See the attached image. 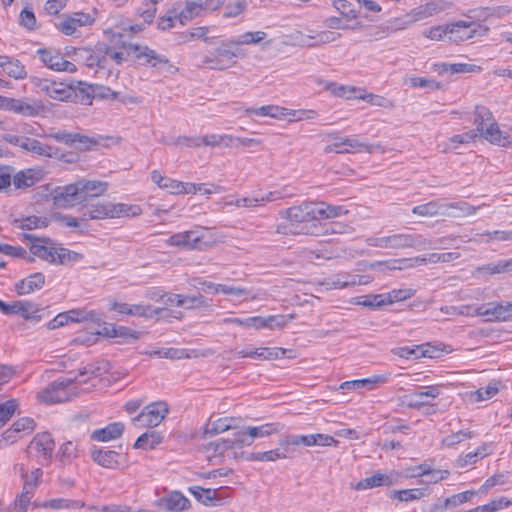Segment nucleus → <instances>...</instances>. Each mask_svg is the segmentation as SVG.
Masks as SVG:
<instances>
[{
  "label": "nucleus",
  "instance_id": "f257e3e1",
  "mask_svg": "<svg viewBox=\"0 0 512 512\" xmlns=\"http://www.w3.org/2000/svg\"><path fill=\"white\" fill-rule=\"evenodd\" d=\"M316 212V202H303L298 206L283 210L280 212V216L286 218L290 224L288 227L279 225L276 232L319 236L320 226L316 224L318 220Z\"/></svg>",
  "mask_w": 512,
  "mask_h": 512
},
{
  "label": "nucleus",
  "instance_id": "f03ea898",
  "mask_svg": "<svg viewBox=\"0 0 512 512\" xmlns=\"http://www.w3.org/2000/svg\"><path fill=\"white\" fill-rule=\"evenodd\" d=\"M474 114V125L478 136L494 145L502 147L512 145L509 133L500 129L492 112L487 107L477 105Z\"/></svg>",
  "mask_w": 512,
  "mask_h": 512
},
{
  "label": "nucleus",
  "instance_id": "7ed1b4c3",
  "mask_svg": "<svg viewBox=\"0 0 512 512\" xmlns=\"http://www.w3.org/2000/svg\"><path fill=\"white\" fill-rule=\"evenodd\" d=\"M165 243L184 250H206L216 244L208 229L188 230L171 235Z\"/></svg>",
  "mask_w": 512,
  "mask_h": 512
},
{
  "label": "nucleus",
  "instance_id": "20e7f679",
  "mask_svg": "<svg viewBox=\"0 0 512 512\" xmlns=\"http://www.w3.org/2000/svg\"><path fill=\"white\" fill-rule=\"evenodd\" d=\"M75 380L76 378L58 379L42 390L38 394V398L47 404L69 401L78 395L74 386Z\"/></svg>",
  "mask_w": 512,
  "mask_h": 512
},
{
  "label": "nucleus",
  "instance_id": "39448f33",
  "mask_svg": "<svg viewBox=\"0 0 512 512\" xmlns=\"http://www.w3.org/2000/svg\"><path fill=\"white\" fill-rule=\"evenodd\" d=\"M425 475H429L436 480H444L449 477L450 473L448 470H435L427 463H423L418 466L408 467L401 471L392 472L390 475H385L380 472H376L365 480H392L393 478H419Z\"/></svg>",
  "mask_w": 512,
  "mask_h": 512
},
{
  "label": "nucleus",
  "instance_id": "423d86ee",
  "mask_svg": "<svg viewBox=\"0 0 512 512\" xmlns=\"http://www.w3.org/2000/svg\"><path fill=\"white\" fill-rule=\"evenodd\" d=\"M237 46L235 40L222 41L213 53L204 57L203 63L216 70L230 68L236 63L235 59L238 57V53L234 49Z\"/></svg>",
  "mask_w": 512,
  "mask_h": 512
},
{
  "label": "nucleus",
  "instance_id": "0eeeda50",
  "mask_svg": "<svg viewBox=\"0 0 512 512\" xmlns=\"http://www.w3.org/2000/svg\"><path fill=\"white\" fill-rule=\"evenodd\" d=\"M489 28L476 21L460 20L448 24L449 40L451 42H463L474 37L487 35Z\"/></svg>",
  "mask_w": 512,
  "mask_h": 512
},
{
  "label": "nucleus",
  "instance_id": "6e6552de",
  "mask_svg": "<svg viewBox=\"0 0 512 512\" xmlns=\"http://www.w3.org/2000/svg\"><path fill=\"white\" fill-rule=\"evenodd\" d=\"M334 142L324 148L326 153H355V152H384L380 144H366L354 137L338 138L333 137Z\"/></svg>",
  "mask_w": 512,
  "mask_h": 512
},
{
  "label": "nucleus",
  "instance_id": "1a4fd4ad",
  "mask_svg": "<svg viewBox=\"0 0 512 512\" xmlns=\"http://www.w3.org/2000/svg\"><path fill=\"white\" fill-rule=\"evenodd\" d=\"M168 406L165 402H155L147 405L144 410L132 422L137 427H156L168 414Z\"/></svg>",
  "mask_w": 512,
  "mask_h": 512
},
{
  "label": "nucleus",
  "instance_id": "9d476101",
  "mask_svg": "<svg viewBox=\"0 0 512 512\" xmlns=\"http://www.w3.org/2000/svg\"><path fill=\"white\" fill-rule=\"evenodd\" d=\"M127 56H132L138 60H143V64H150L153 67L166 68L167 70L175 69L170 63L168 58L156 53L154 50L147 46H140L137 44H129L125 46Z\"/></svg>",
  "mask_w": 512,
  "mask_h": 512
},
{
  "label": "nucleus",
  "instance_id": "9b49d317",
  "mask_svg": "<svg viewBox=\"0 0 512 512\" xmlns=\"http://www.w3.org/2000/svg\"><path fill=\"white\" fill-rule=\"evenodd\" d=\"M477 316L486 318L490 322H503L512 320V302L505 304L500 302L484 303L477 306L475 310Z\"/></svg>",
  "mask_w": 512,
  "mask_h": 512
},
{
  "label": "nucleus",
  "instance_id": "f8f14e48",
  "mask_svg": "<svg viewBox=\"0 0 512 512\" xmlns=\"http://www.w3.org/2000/svg\"><path fill=\"white\" fill-rule=\"evenodd\" d=\"M431 241L425 239L421 235L413 234H392L388 236V249H404L415 248L425 250L427 248H435Z\"/></svg>",
  "mask_w": 512,
  "mask_h": 512
},
{
  "label": "nucleus",
  "instance_id": "ddd939ff",
  "mask_svg": "<svg viewBox=\"0 0 512 512\" xmlns=\"http://www.w3.org/2000/svg\"><path fill=\"white\" fill-rule=\"evenodd\" d=\"M37 54L41 62L49 69L68 73H75L77 71L76 65L65 60L60 51L56 49L41 48L37 50Z\"/></svg>",
  "mask_w": 512,
  "mask_h": 512
},
{
  "label": "nucleus",
  "instance_id": "4468645a",
  "mask_svg": "<svg viewBox=\"0 0 512 512\" xmlns=\"http://www.w3.org/2000/svg\"><path fill=\"white\" fill-rule=\"evenodd\" d=\"M53 201L59 207H72L83 202L78 183H72L63 187H57L52 192Z\"/></svg>",
  "mask_w": 512,
  "mask_h": 512
},
{
  "label": "nucleus",
  "instance_id": "2eb2a0df",
  "mask_svg": "<svg viewBox=\"0 0 512 512\" xmlns=\"http://www.w3.org/2000/svg\"><path fill=\"white\" fill-rule=\"evenodd\" d=\"M190 492L200 503L205 506L221 505L228 497L226 490L220 488H204L201 486L191 487Z\"/></svg>",
  "mask_w": 512,
  "mask_h": 512
},
{
  "label": "nucleus",
  "instance_id": "dca6fc26",
  "mask_svg": "<svg viewBox=\"0 0 512 512\" xmlns=\"http://www.w3.org/2000/svg\"><path fill=\"white\" fill-rule=\"evenodd\" d=\"M42 105L40 102H28L24 99H15L4 97L2 109L13 111L14 113L26 116L35 117L40 114Z\"/></svg>",
  "mask_w": 512,
  "mask_h": 512
},
{
  "label": "nucleus",
  "instance_id": "f3484780",
  "mask_svg": "<svg viewBox=\"0 0 512 512\" xmlns=\"http://www.w3.org/2000/svg\"><path fill=\"white\" fill-rule=\"evenodd\" d=\"M94 22L91 15L76 12L72 15H63V20L57 24V28L65 35H73L78 27L88 26Z\"/></svg>",
  "mask_w": 512,
  "mask_h": 512
},
{
  "label": "nucleus",
  "instance_id": "a211bd4d",
  "mask_svg": "<svg viewBox=\"0 0 512 512\" xmlns=\"http://www.w3.org/2000/svg\"><path fill=\"white\" fill-rule=\"evenodd\" d=\"M452 3L446 0H432L411 10L415 22L437 15L450 9Z\"/></svg>",
  "mask_w": 512,
  "mask_h": 512
},
{
  "label": "nucleus",
  "instance_id": "6ab92c4d",
  "mask_svg": "<svg viewBox=\"0 0 512 512\" xmlns=\"http://www.w3.org/2000/svg\"><path fill=\"white\" fill-rule=\"evenodd\" d=\"M25 237L29 240L34 239L30 247V251L33 255L39 257L42 260H45L49 263L56 264L57 263V248L51 247L47 245L48 239L39 240L34 238L32 235L26 234Z\"/></svg>",
  "mask_w": 512,
  "mask_h": 512
},
{
  "label": "nucleus",
  "instance_id": "aec40b11",
  "mask_svg": "<svg viewBox=\"0 0 512 512\" xmlns=\"http://www.w3.org/2000/svg\"><path fill=\"white\" fill-rule=\"evenodd\" d=\"M248 438L243 435L239 434L238 430L233 433L232 438L228 439H219L215 442H211L206 446L207 451H213L216 454H223L225 451L232 449L234 447H243L245 444L248 443Z\"/></svg>",
  "mask_w": 512,
  "mask_h": 512
},
{
  "label": "nucleus",
  "instance_id": "412c9836",
  "mask_svg": "<svg viewBox=\"0 0 512 512\" xmlns=\"http://www.w3.org/2000/svg\"><path fill=\"white\" fill-rule=\"evenodd\" d=\"M283 426L280 423H267L258 427H247L238 430L239 434H243L248 438L245 446L251 445L253 440L258 437H266L273 433H278Z\"/></svg>",
  "mask_w": 512,
  "mask_h": 512
},
{
  "label": "nucleus",
  "instance_id": "4be33fe9",
  "mask_svg": "<svg viewBox=\"0 0 512 512\" xmlns=\"http://www.w3.org/2000/svg\"><path fill=\"white\" fill-rule=\"evenodd\" d=\"M91 458L98 465L108 469H116L120 464V454L113 450L94 447L91 449Z\"/></svg>",
  "mask_w": 512,
  "mask_h": 512
},
{
  "label": "nucleus",
  "instance_id": "5701e85b",
  "mask_svg": "<svg viewBox=\"0 0 512 512\" xmlns=\"http://www.w3.org/2000/svg\"><path fill=\"white\" fill-rule=\"evenodd\" d=\"M30 451H36L44 459L51 457L54 441L49 433L37 434L29 445Z\"/></svg>",
  "mask_w": 512,
  "mask_h": 512
},
{
  "label": "nucleus",
  "instance_id": "b1692460",
  "mask_svg": "<svg viewBox=\"0 0 512 512\" xmlns=\"http://www.w3.org/2000/svg\"><path fill=\"white\" fill-rule=\"evenodd\" d=\"M124 424L121 422H113L104 428L94 430L91 434V439L98 442H108L115 440L124 432Z\"/></svg>",
  "mask_w": 512,
  "mask_h": 512
},
{
  "label": "nucleus",
  "instance_id": "393cba45",
  "mask_svg": "<svg viewBox=\"0 0 512 512\" xmlns=\"http://www.w3.org/2000/svg\"><path fill=\"white\" fill-rule=\"evenodd\" d=\"M286 324V321L284 320V316H268V317H261V316H254L244 319V326L245 328H255V329H261V328H273V327H282Z\"/></svg>",
  "mask_w": 512,
  "mask_h": 512
},
{
  "label": "nucleus",
  "instance_id": "a878e982",
  "mask_svg": "<svg viewBox=\"0 0 512 512\" xmlns=\"http://www.w3.org/2000/svg\"><path fill=\"white\" fill-rule=\"evenodd\" d=\"M480 207L481 206H473L465 201L443 203V208L445 212L444 217L459 218L471 216L474 215Z\"/></svg>",
  "mask_w": 512,
  "mask_h": 512
},
{
  "label": "nucleus",
  "instance_id": "bb28decb",
  "mask_svg": "<svg viewBox=\"0 0 512 512\" xmlns=\"http://www.w3.org/2000/svg\"><path fill=\"white\" fill-rule=\"evenodd\" d=\"M81 196H84L83 202L90 198L100 196L107 190V183L101 181H90L81 179L77 181Z\"/></svg>",
  "mask_w": 512,
  "mask_h": 512
},
{
  "label": "nucleus",
  "instance_id": "cd10ccee",
  "mask_svg": "<svg viewBox=\"0 0 512 512\" xmlns=\"http://www.w3.org/2000/svg\"><path fill=\"white\" fill-rule=\"evenodd\" d=\"M210 1L206 0L205 4H202V2L187 0L185 8L178 13V20L184 25L187 21L198 16L204 8L216 9L217 5L213 6Z\"/></svg>",
  "mask_w": 512,
  "mask_h": 512
},
{
  "label": "nucleus",
  "instance_id": "c85d7f7f",
  "mask_svg": "<svg viewBox=\"0 0 512 512\" xmlns=\"http://www.w3.org/2000/svg\"><path fill=\"white\" fill-rule=\"evenodd\" d=\"M45 283V276L42 273H34L16 283L15 290L19 295L29 294L41 289Z\"/></svg>",
  "mask_w": 512,
  "mask_h": 512
},
{
  "label": "nucleus",
  "instance_id": "c756f323",
  "mask_svg": "<svg viewBox=\"0 0 512 512\" xmlns=\"http://www.w3.org/2000/svg\"><path fill=\"white\" fill-rule=\"evenodd\" d=\"M40 181V172L34 169L19 171L13 175L15 189H27Z\"/></svg>",
  "mask_w": 512,
  "mask_h": 512
},
{
  "label": "nucleus",
  "instance_id": "7c9ffc66",
  "mask_svg": "<svg viewBox=\"0 0 512 512\" xmlns=\"http://www.w3.org/2000/svg\"><path fill=\"white\" fill-rule=\"evenodd\" d=\"M161 505L170 511H182L189 508V500L180 492L173 491L161 500Z\"/></svg>",
  "mask_w": 512,
  "mask_h": 512
},
{
  "label": "nucleus",
  "instance_id": "2f4dec72",
  "mask_svg": "<svg viewBox=\"0 0 512 512\" xmlns=\"http://www.w3.org/2000/svg\"><path fill=\"white\" fill-rule=\"evenodd\" d=\"M73 87L72 80L70 83L53 81L48 97L57 101H72L74 95Z\"/></svg>",
  "mask_w": 512,
  "mask_h": 512
},
{
  "label": "nucleus",
  "instance_id": "473e14b6",
  "mask_svg": "<svg viewBox=\"0 0 512 512\" xmlns=\"http://www.w3.org/2000/svg\"><path fill=\"white\" fill-rule=\"evenodd\" d=\"M176 306L182 307L186 310L209 308L210 300L200 293L195 295H182V299H179V301L176 302Z\"/></svg>",
  "mask_w": 512,
  "mask_h": 512
},
{
  "label": "nucleus",
  "instance_id": "72a5a7b5",
  "mask_svg": "<svg viewBox=\"0 0 512 512\" xmlns=\"http://www.w3.org/2000/svg\"><path fill=\"white\" fill-rule=\"evenodd\" d=\"M151 179L159 188L165 189L171 194L179 195L180 187H183V182L162 176L158 170L151 172Z\"/></svg>",
  "mask_w": 512,
  "mask_h": 512
},
{
  "label": "nucleus",
  "instance_id": "f704fd0d",
  "mask_svg": "<svg viewBox=\"0 0 512 512\" xmlns=\"http://www.w3.org/2000/svg\"><path fill=\"white\" fill-rule=\"evenodd\" d=\"M74 95L72 101H80L82 104L91 105L93 99L92 84L83 81L72 80Z\"/></svg>",
  "mask_w": 512,
  "mask_h": 512
},
{
  "label": "nucleus",
  "instance_id": "c9c22d12",
  "mask_svg": "<svg viewBox=\"0 0 512 512\" xmlns=\"http://www.w3.org/2000/svg\"><path fill=\"white\" fill-rule=\"evenodd\" d=\"M45 313V309L38 304L29 301H19V312L26 320L40 321Z\"/></svg>",
  "mask_w": 512,
  "mask_h": 512
},
{
  "label": "nucleus",
  "instance_id": "e433bc0d",
  "mask_svg": "<svg viewBox=\"0 0 512 512\" xmlns=\"http://www.w3.org/2000/svg\"><path fill=\"white\" fill-rule=\"evenodd\" d=\"M163 436L157 431H149L139 436L133 445L134 449L151 450L159 445Z\"/></svg>",
  "mask_w": 512,
  "mask_h": 512
},
{
  "label": "nucleus",
  "instance_id": "4c0bfd02",
  "mask_svg": "<svg viewBox=\"0 0 512 512\" xmlns=\"http://www.w3.org/2000/svg\"><path fill=\"white\" fill-rule=\"evenodd\" d=\"M0 66L7 75L15 79H24L27 75L24 65L17 59L5 56L4 60L0 62Z\"/></svg>",
  "mask_w": 512,
  "mask_h": 512
},
{
  "label": "nucleus",
  "instance_id": "58836bf2",
  "mask_svg": "<svg viewBox=\"0 0 512 512\" xmlns=\"http://www.w3.org/2000/svg\"><path fill=\"white\" fill-rule=\"evenodd\" d=\"M475 492L472 490L464 491L462 493L455 494L445 499L443 504H436L433 507V512H445L448 507H456L459 504L469 501Z\"/></svg>",
  "mask_w": 512,
  "mask_h": 512
},
{
  "label": "nucleus",
  "instance_id": "ea45409f",
  "mask_svg": "<svg viewBox=\"0 0 512 512\" xmlns=\"http://www.w3.org/2000/svg\"><path fill=\"white\" fill-rule=\"evenodd\" d=\"M14 474L23 480H39L43 475V471L40 467L30 463H19L14 466Z\"/></svg>",
  "mask_w": 512,
  "mask_h": 512
},
{
  "label": "nucleus",
  "instance_id": "a19ab883",
  "mask_svg": "<svg viewBox=\"0 0 512 512\" xmlns=\"http://www.w3.org/2000/svg\"><path fill=\"white\" fill-rule=\"evenodd\" d=\"M393 354L405 358V359H418L420 357H435L428 349L424 348V345L422 346H415L413 348L411 347H397L392 350Z\"/></svg>",
  "mask_w": 512,
  "mask_h": 512
},
{
  "label": "nucleus",
  "instance_id": "79ce46f5",
  "mask_svg": "<svg viewBox=\"0 0 512 512\" xmlns=\"http://www.w3.org/2000/svg\"><path fill=\"white\" fill-rule=\"evenodd\" d=\"M387 378L383 375H376L368 379H359L352 381H345L339 385V389L343 390H358L365 387L371 388L372 385L377 383L386 382Z\"/></svg>",
  "mask_w": 512,
  "mask_h": 512
},
{
  "label": "nucleus",
  "instance_id": "37998d69",
  "mask_svg": "<svg viewBox=\"0 0 512 512\" xmlns=\"http://www.w3.org/2000/svg\"><path fill=\"white\" fill-rule=\"evenodd\" d=\"M231 422L232 418H220L215 421H209L204 428V437H212L219 433L234 429Z\"/></svg>",
  "mask_w": 512,
  "mask_h": 512
},
{
  "label": "nucleus",
  "instance_id": "c03bdc74",
  "mask_svg": "<svg viewBox=\"0 0 512 512\" xmlns=\"http://www.w3.org/2000/svg\"><path fill=\"white\" fill-rule=\"evenodd\" d=\"M429 494V488H416V489H406V490H394L390 494V498H397L399 501H412L418 500Z\"/></svg>",
  "mask_w": 512,
  "mask_h": 512
},
{
  "label": "nucleus",
  "instance_id": "a18cd8bd",
  "mask_svg": "<svg viewBox=\"0 0 512 512\" xmlns=\"http://www.w3.org/2000/svg\"><path fill=\"white\" fill-rule=\"evenodd\" d=\"M40 507L42 508H51L55 510H62V509H79L84 507V503L79 500H70L65 498H56L44 501L40 504Z\"/></svg>",
  "mask_w": 512,
  "mask_h": 512
},
{
  "label": "nucleus",
  "instance_id": "49530a36",
  "mask_svg": "<svg viewBox=\"0 0 512 512\" xmlns=\"http://www.w3.org/2000/svg\"><path fill=\"white\" fill-rule=\"evenodd\" d=\"M416 23L414 18L412 17L411 11L407 14L393 18L387 22V25L384 28V31L388 34L395 33L401 30H404Z\"/></svg>",
  "mask_w": 512,
  "mask_h": 512
},
{
  "label": "nucleus",
  "instance_id": "de8ad7c7",
  "mask_svg": "<svg viewBox=\"0 0 512 512\" xmlns=\"http://www.w3.org/2000/svg\"><path fill=\"white\" fill-rule=\"evenodd\" d=\"M74 53L84 61L85 65L93 68V67H105L106 57H100L99 55L93 53L90 49L80 48L75 49Z\"/></svg>",
  "mask_w": 512,
  "mask_h": 512
},
{
  "label": "nucleus",
  "instance_id": "09e8293b",
  "mask_svg": "<svg viewBox=\"0 0 512 512\" xmlns=\"http://www.w3.org/2000/svg\"><path fill=\"white\" fill-rule=\"evenodd\" d=\"M111 211L112 218L136 217L142 213V209L140 206L125 203H111Z\"/></svg>",
  "mask_w": 512,
  "mask_h": 512
},
{
  "label": "nucleus",
  "instance_id": "8fccbe9b",
  "mask_svg": "<svg viewBox=\"0 0 512 512\" xmlns=\"http://www.w3.org/2000/svg\"><path fill=\"white\" fill-rule=\"evenodd\" d=\"M412 212L423 217L444 216L445 214L443 204L435 201L415 206Z\"/></svg>",
  "mask_w": 512,
  "mask_h": 512
},
{
  "label": "nucleus",
  "instance_id": "3c124183",
  "mask_svg": "<svg viewBox=\"0 0 512 512\" xmlns=\"http://www.w3.org/2000/svg\"><path fill=\"white\" fill-rule=\"evenodd\" d=\"M247 114H256L260 116H268L271 118L281 119L285 117L287 109L276 105H267L260 108H248L246 109Z\"/></svg>",
  "mask_w": 512,
  "mask_h": 512
},
{
  "label": "nucleus",
  "instance_id": "603ef678",
  "mask_svg": "<svg viewBox=\"0 0 512 512\" xmlns=\"http://www.w3.org/2000/svg\"><path fill=\"white\" fill-rule=\"evenodd\" d=\"M13 223L21 230H33L47 227L49 221L45 217L29 216L22 219H15Z\"/></svg>",
  "mask_w": 512,
  "mask_h": 512
},
{
  "label": "nucleus",
  "instance_id": "864d4df0",
  "mask_svg": "<svg viewBox=\"0 0 512 512\" xmlns=\"http://www.w3.org/2000/svg\"><path fill=\"white\" fill-rule=\"evenodd\" d=\"M83 215L89 219L112 218L111 202L91 205Z\"/></svg>",
  "mask_w": 512,
  "mask_h": 512
},
{
  "label": "nucleus",
  "instance_id": "5fc2aeb1",
  "mask_svg": "<svg viewBox=\"0 0 512 512\" xmlns=\"http://www.w3.org/2000/svg\"><path fill=\"white\" fill-rule=\"evenodd\" d=\"M347 210H345L342 206L337 205H329L326 203H317V216L319 219H329L336 218L341 215L347 214Z\"/></svg>",
  "mask_w": 512,
  "mask_h": 512
},
{
  "label": "nucleus",
  "instance_id": "6e6d98bb",
  "mask_svg": "<svg viewBox=\"0 0 512 512\" xmlns=\"http://www.w3.org/2000/svg\"><path fill=\"white\" fill-rule=\"evenodd\" d=\"M288 448L281 447L265 452H255L250 455V459L262 462L276 461L287 457Z\"/></svg>",
  "mask_w": 512,
  "mask_h": 512
},
{
  "label": "nucleus",
  "instance_id": "4d7b16f0",
  "mask_svg": "<svg viewBox=\"0 0 512 512\" xmlns=\"http://www.w3.org/2000/svg\"><path fill=\"white\" fill-rule=\"evenodd\" d=\"M488 455L487 448L485 445L478 447L475 451L469 452L464 456H460L456 460V466L458 468H465L468 465L476 463L479 459L484 458Z\"/></svg>",
  "mask_w": 512,
  "mask_h": 512
},
{
  "label": "nucleus",
  "instance_id": "13d9d810",
  "mask_svg": "<svg viewBox=\"0 0 512 512\" xmlns=\"http://www.w3.org/2000/svg\"><path fill=\"white\" fill-rule=\"evenodd\" d=\"M21 148L40 156L50 155L51 150L50 146L44 145L40 141L28 137L23 138Z\"/></svg>",
  "mask_w": 512,
  "mask_h": 512
},
{
  "label": "nucleus",
  "instance_id": "bf43d9fd",
  "mask_svg": "<svg viewBox=\"0 0 512 512\" xmlns=\"http://www.w3.org/2000/svg\"><path fill=\"white\" fill-rule=\"evenodd\" d=\"M356 304L372 309L388 305L386 302L385 294H372L362 296L356 301Z\"/></svg>",
  "mask_w": 512,
  "mask_h": 512
},
{
  "label": "nucleus",
  "instance_id": "052dcab7",
  "mask_svg": "<svg viewBox=\"0 0 512 512\" xmlns=\"http://www.w3.org/2000/svg\"><path fill=\"white\" fill-rule=\"evenodd\" d=\"M110 369V363L105 360L97 361L95 363L89 364L83 368V370L79 371V375H91V376H100L103 373L108 372Z\"/></svg>",
  "mask_w": 512,
  "mask_h": 512
},
{
  "label": "nucleus",
  "instance_id": "680f3d73",
  "mask_svg": "<svg viewBox=\"0 0 512 512\" xmlns=\"http://www.w3.org/2000/svg\"><path fill=\"white\" fill-rule=\"evenodd\" d=\"M164 308L153 307L151 305L135 304L133 305V316H139L143 318H153L160 315Z\"/></svg>",
  "mask_w": 512,
  "mask_h": 512
},
{
  "label": "nucleus",
  "instance_id": "e2e57ef3",
  "mask_svg": "<svg viewBox=\"0 0 512 512\" xmlns=\"http://www.w3.org/2000/svg\"><path fill=\"white\" fill-rule=\"evenodd\" d=\"M415 290L411 288L394 289L389 293H386V302L388 305L395 302L404 301L411 298L415 294Z\"/></svg>",
  "mask_w": 512,
  "mask_h": 512
},
{
  "label": "nucleus",
  "instance_id": "0e129e2a",
  "mask_svg": "<svg viewBox=\"0 0 512 512\" xmlns=\"http://www.w3.org/2000/svg\"><path fill=\"white\" fill-rule=\"evenodd\" d=\"M19 404L16 399H10L0 404V427L3 426L16 412Z\"/></svg>",
  "mask_w": 512,
  "mask_h": 512
},
{
  "label": "nucleus",
  "instance_id": "69168bd1",
  "mask_svg": "<svg viewBox=\"0 0 512 512\" xmlns=\"http://www.w3.org/2000/svg\"><path fill=\"white\" fill-rule=\"evenodd\" d=\"M12 426L14 427V431H17L22 435V437H24L35 430L36 423L34 419L30 417H23L15 421Z\"/></svg>",
  "mask_w": 512,
  "mask_h": 512
},
{
  "label": "nucleus",
  "instance_id": "338daca9",
  "mask_svg": "<svg viewBox=\"0 0 512 512\" xmlns=\"http://www.w3.org/2000/svg\"><path fill=\"white\" fill-rule=\"evenodd\" d=\"M334 8L346 19L352 20L358 17V12L352 8V4L347 0H334Z\"/></svg>",
  "mask_w": 512,
  "mask_h": 512
},
{
  "label": "nucleus",
  "instance_id": "774afa93",
  "mask_svg": "<svg viewBox=\"0 0 512 512\" xmlns=\"http://www.w3.org/2000/svg\"><path fill=\"white\" fill-rule=\"evenodd\" d=\"M247 2L245 0H236L225 6L223 16L225 18H235L245 12Z\"/></svg>",
  "mask_w": 512,
  "mask_h": 512
}]
</instances>
